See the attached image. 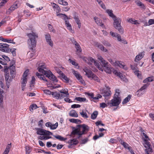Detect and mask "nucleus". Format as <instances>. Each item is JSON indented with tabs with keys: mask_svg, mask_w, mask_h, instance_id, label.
<instances>
[{
	"mask_svg": "<svg viewBox=\"0 0 154 154\" xmlns=\"http://www.w3.org/2000/svg\"><path fill=\"white\" fill-rule=\"evenodd\" d=\"M2 57L6 61H10L9 58L8 56L3 55L2 56Z\"/></svg>",
	"mask_w": 154,
	"mask_h": 154,
	"instance_id": "63",
	"label": "nucleus"
},
{
	"mask_svg": "<svg viewBox=\"0 0 154 154\" xmlns=\"http://www.w3.org/2000/svg\"><path fill=\"white\" fill-rule=\"evenodd\" d=\"M119 91L120 90L119 89L116 90V93L114 97H115L117 98L121 99L119 97L120 94Z\"/></svg>",
	"mask_w": 154,
	"mask_h": 154,
	"instance_id": "47",
	"label": "nucleus"
},
{
	"mask_svg": "<svg viewBox=\"0 0 154 154\" xmlns=\"http://www.w3.org/2000/svg\"><path fill=\"white\" fill-rule=\"evenodd\" d=\"M96 23L99 26L104 27L105 26L104 24L102 23V21L101 20L99 19L97 17H95L94 18Z\"/></svg>",
	"mask_w": 154,
	"mask_h": 154,
	"instance_id": "19",
	"label": "nucleus"
},
{
	"mask_svg": "<svg viewBox=\"0 0 154 154\" xmlns=\"http://www.w3.org/2000/svg\"><path fill=\"white\" fill-rule=\"evenodd\" d=\"M121 99L117 98L116 97H114L113 99H112L111 102H107L108 105H109L110 106H116L119 105L121 103Z\"/></svg>",
	"mask_w": 154,
	"mask_h": 154,
	"instance_id": "6",
	"label": "nucleus"
},
{
	"mask_svg": "<svg viewBox=\"0 0 154 154\" xmlns=\"http://www.w3.org/2000/svg\"><path fill=\"white\" fill-rule=\"evenodd\" d=\"M11 79H9L8 80H5L7 86L8 88H9L10 85V82L11 81Z\"/></svg>",
	"mask_w": 154,
	"mask_h": 154,
	"instance_id": "58",
	"label": "nucleus"
},
{
	"mask_svg": "<svg viewBox=\"0 0 154 154\" xmlns=\"http://www.w3.org/2000/svg\"><path fill=\"white\" fill-rule=\"evenodd\" d=\"M29 72V70H26L24 72L23 75L22 76V80L27 81V77L28 76V73Z\"/></svg>",
	"mask_w": 154,
	"mask_h": 154,
	"instance_id": "25",
	"label": "nucleus"
},
{
	"mask_svg": "<svg viewBox=\"0 0 154 154\" xmlns=\"http://www.w3.org/2000/svg\"><path fill=\"white\" fill-rule=\"evenodd\" d=\"M69 115L71 117H77L78 116V115L76 111L74 110H71L69 112Z\"/></svg>",
	"mask_w": 154,
	"mask_h": 154,
	"instance_id": "22",
	"label": "nucleus"
},
{
	"mask_svg": "<svg viewBox=\"0 0 154 154\" xmlns=\"http://www.w3.org/2000/svg\"><path fill=\"white\" fill-rule=\"evenodd\" d=\"M28 36L29 38L28 40V43L29 45V48L32 51L28 52L27 53V55L29 56L30 58L33 57L35 55V51L34 48L36 45V38L38 37L37 35L35 33H29L28 34Z\"/></svg>",
	"mask_w": 154,
	"mask_h": 154,
	"instance_id": "2",
	"label": "nucleus"
},
{
	"mask_svg": "<svg viewBox=\"0 0 154 154\" xmlns=\"http://www.w3.org/2000/svg\"><path fill=\"white\" fill-rule=\"evenodd\" d=\"M45 37L46 42L51 47H52L53 44L52 41L51 39V35L48 33L45 35Z\"/></svg>",
	"mask_w": 154,
	"mask_h": 154,
	"instance_id": "17",
	"label": "nucleus"
},
{
	"mask_svg": "<svg viewBox=\"0 0 154 154\" xmlns=\"http://www.w3.org/2000/svg\"><path fill=\"white\" fill-rule=\"evenodd\" d=\"M97 1L98 3L100 5V6L103 9H105L106 7L105 5L103 4V2L100 0H97Z\"/></svg>",
	"mask_w": 154,
	"mask_h": 154,
	"instance_id": "42",
	"label": "nucleus"
},
{
	"mask_svg": "<svg viewBox=\"0 0 154 154\" xmlns=\"http://www.w3.org/2000/svg\"><path fill=\"white\" fill-rule=\"evenodd\" d=\"M106 12L108 13L109 15L112 19L116 18V16L114 15L112 13V10H107Z\"/></svg>",
	"mask_w": 154,
	"mask_h": 154,
	"instance_id": "30",
	"label": "nucleus"
},
{
	"mask_svg": "<svg viewBox=\"0 0 154 154\" xmlns=\"http://www.w3.org/2000/svg\"><path fill=\"white\" fill-rule=\"evenodd\" d=\"M84 71L85 72V75L88 78H91L97 82H99L100 80L99 78L95 74H94L90 69L85 68L84 69Z\"/></svg>",
	"mask_w": 154,
	"mask_h": 154,
	"instance_id": "5",
	"label": "nucleus"
},
{
	"mask_svg": "<svg viewBox=\"0 0 154 154\" xmlns=\"http://www.w3.org/2000/svg\"><path fill=\"white\" fill-rule=\"evenodd\" d=\"M53 5H54L53 6V8L54 11H56V13H59L60 11V8L58 5L56 4L53 3Z\"/></svg>",
	"mask_w": 154,
	"mask_h": 154,
	"instance_id": "29",
	"label": "nucleus"
},
{
	"mask_svg": "<svg viewBox=\"0 0 154 154\" xmlns=\"http://www.w3.org/2000/svg\"><path fill=\"white\" fill-rule=\"evenodd\" d=\"M38 69V71L42 73L44 75L46 74L48 72V71H47L44 70V69H46V67L44 65L39 66Z\"/></svg>",
	"mask_w": 154,
	"mask_h": 154,
	"instance_id": "15",
	"label": "nucleus"
},
{
	"mask_svg": "<svg viewBox=\"0 0 154 154\" xmlns=\"http://www.w3.org/2000/svg\"><path fill=\"white\" fill-rule=\"evenodd\" d=\"M144 54L143 53H140L139 54L137 55L136 57L135 61V62H137L138 61L140 60L143 57Z\"/></svg>",
	"mask_w": 154,
	"mask_h": 154,
	"instance_id": "23",
	"label": "nucleus"
},
{
	"mask_svg": "<svg viewBox=\"0 0 154 154\" xmlns=\"http://www.w3.org/2000/svg\"><path fill=\"white\" fill-rule=\"evenodd\" d=\"M35 79L34 76H32V80L30 82L31 85H32V86H34L33 84H34L35 81Z\"/></svg>",
	"mask_w": 154,
	"mask_h": 154,
	"instance_id": "62",
	"label": "nucleus"
},
{
	"mask_svg": "<svg viewBox=\"0 0 154 154\" xmlns=\"http://www.w3.org/2000/svg\"><path fill=\"white\" fill-rule=\"evenodd\" d=\"M11 147V143L9 144H8L7 145L6 148L5 149V150H6L7 151H8V152H9Z\"/></svg>",
	"mask_w": 154,
	"mask_h": 154,
	"instance_id": "46",
	"label": "nucleus"
},
{
	"mask_svg": "<svg viewBox=\"0 0 154 154\" xmlns=\"http://www.w3.org/2000/svg\"><path fill=\"white\" fill-rule=\"evenodd\" d=\"M59 77L63 81L66 83H69L70 80V79L63 73H61V75Z\"/></svg>",
	"mask_w": 154,
	"mask_h": 154,
	"instance_id": "18",
	"label": "nucleus"
},
{
	"mask_svg": "<svg viewBox=\"0 0 154 154\" xmlns=\"http://www.w3.org/2000/svg\"><path fill=\"white\" fill-rule=\"evenodd\" d=\"M27 81H25V80H22V81L21 82L22 87H25L26 85V84L27 83Z\"/></svg>",
	"mask_w": 154,
	"mask_h": 154,
	"instance_id": "60",
	"label": "nucleus"
},
{
	"mask_svg": "<svg viewBox=\"0 0 154 154\" xmlns=\"http://www.w3.org/2000/svg\"><path fill=\"white\" fill-rule=\"evenodd\" d=\"M69 61L72 65L75 66H78V64L76 63L75 61L72 60L71 59H69Z\"/></svg>",
	"mask_w": 154,
	"mask_h": 154,
	"instance_id": "55",
	"label": "nucleus"
},
{
	"mask_svg": "<svg viewBox=\"0 0 154 154\" xmlns=\"http://www.w3.org/2000/svg\"><path fill=\"white\" fill-rule=\"evenodd\" d=\"M44 93L49 95L52 94L53 93V92H51L50 91L48 90L45 89L43 90Z\"/></svg>",
	"mask_w": 154,
	"mask_h": 154,
	"instance_id": "53",
	"label": "nucleus"
},
{
	"mask_svg": "<svg viewBox=\"0 0 154 154\" xmlns=\"http://www.w3.org/2000/svg\"><path fill=\"white\" fill-rule=\"evenodd\" d=\"M54 137L56 139H58L61 141H64L66 139V138H64L62 137L59 135L57 136L54 135Z\"/></svg>",
	"mask_w": 154,
	"mask_h": 154,
	"instance_id": "39",
	"label": "nucleus"
},
{
	"mask_svg": "<svg viewBox=\"0 0 154 154\" xmlns=\"http://www.w3.org/2000/svg\"><path fill=\"white\" fill-rule=\"evenodd\" d=\"M15 63V61L12 60L11 62V65L8 68H9V69L10 71V74L12 75V79H14L15 77V66H14V64Z\"/></svg>",
	"mask_w": 154,
	"mask_h": 154,
	"instance_id": "9",
	"label": "nucleus"
},
{
	"mask_svg": "<svg viewBox=\"0 0 154 154\" xmlns=\"http://www.w3.org/2000/svg\"><path fill=\"white\" fill-rule=\"evenodd\" d=\"M131 95L130 94H129L128 95V97L125 98L123 101L122 102V104H125L127 103V102H128L129 100H130V99L131 98Z\"/></svg>",
	"mask_w": 154,
	"mask_h": 154,
	"instance_id": "31",
	"label": "nucleus"
},
{
	"mask_svg": "<svg viewBox=\"0 0 154 154\" xmlns=\"http://www.w3.org/2000/svg\"><path fill=\"white\" fill-rule=\"evenodd\" d=\"M103 96L105 97V99L107 100L109 99V96L111 95V93L110 91L108 90H103L101 93Z\"/></svg>",
	"mask_w": 154,
	"mask_h": 154,
	"instance_id": "11",
	"label": "nucleus"
},
{
	"mask_svg": "<svg viewBox=\"0 0 154 154\" xmlns=\"http://www.w3.org/2000/svg\"><path fill=\"white\" fill-rule=\"evenodd\" d=\"M36 75L37 76V77L40 80H43L44 81L47 82V80L44 77V75L40 74L38 72H37L36 73Z\"/></svg>",
	"mask_w": 154,
	"mask_h": 154,
	"instance_id": "24",
	"label": "nucleus"
},
{
	"mask_svg": "<svg viewBox=\"0 0 154 154\" xmlns=\"http://www.w3.org/2000/svg\"><path fill=\"white\" fill-rule=\"evenodd\" d=\"M113 72L114 74L116 75L117 76H119L121 79H123L124 78L123 75L120 72H118L116 70H114L113 71Z\"/></svg>",
	"mask_w": 154,
	"mask_h": 154,
	"instance_id": "32",
	"label": "nucleus"
},
{
	"mask_svg": "<svg viewBox=\"0 0 154 154\" xmlns=\"http://www.w3.org/2000/svg\"><path fill=\"white\" fill-rule=\"evenodd\" d=\"M81 107L80 105L79 104H74L72 105L71 106V107L73 108H79Z\"/></svg>",
	"mask_w": 154,
	"mask_h": 154,
	"instance_id": "61",
	"label": "nucleus"
},
{
	"mask_svg": "<svg viewBox=\"0 0 154 154\" xmlns=\"http://www.w3.org/2000/svg\"><path fill=\"white\" fill-rule=\"evenodd\" d=\"M52 95L57 99H60V94L56 92H53Z\"/></svg>",
	"mask_w": 154,
	"mask_h": 154,
	"instance_id": "34",
	"label": "nucleus"
},
{
	"mask_svg": "<svg viewBox=\"0 0 154 154\" xmlns=\"http://www.w3.org/2000/svg\"><path fill=\"white\" fill-rule=\"evenodd\" d=\"M69 121L71 122L74 123L76 124H80L82 123V121L78 119H69Z\"/></svg>",
	"mask_w": 154,
	"mask_h": 154,
	"instance_id": "28",
	"label": "nucleus"
},
{
	"mask_svg": "<svg viewBox=\"0 0 154 154\" xmlns=\"http://www.w3.org/2000/svg\"><path fill=\"white\" fill-rule=\"evenodd\" d=\"M128 21L133 24H136L138 23L137 20H135L131 18H129Z\"/></svg>",
	"mask_w": 154,
	"mask_h": 154,
	"instance_id": "44",
	"label": "nucleus"
},
{
	"mask_svg": "<svg viewBox=\"0 0 154 154\" xmlns=\"http://www.w3.org/2000/svg\"><path fill=\"white\" fill-rule=\"evenodd\" d=\"M3 93V91L0 90V103L1 107L3 106V96L2 94Z\"/></svg>",
	"mask_w": 154,
	"mask_h": 154,
	"instance_id": "27",
	"label": "nucleus"
},
{
	"mask_svg": "<svg viewBox=\"0 0 154 154\" xmlns=\"http://www.w3.org/2000/svg\"><path fill=\"white\" fill-rule=\"evenodd\" d=\"M46 76L48 77L49 79L55 82H57L58 80L57 79L56 76L53 75L50 71H49L48 72L45 74Z\"/></svg>",
	"mask_w": 154,
	"mask_h": 154,
	"instance_id": "10",
	"label": "nucleus"
},
{
	"mask_svg": "<svg viewBox=\"0 0 154 154\" xmlns=\"http://www.w3.org/2000/svg\"><path fill=\"white\" fill-rule=\"evenodd\" d=\"M131 69L133 70L134 73L136 75L137 77L140 79H141V75L138 72L139 71L137 69V67L136 66H134L133 65H131Z\"/></svg>",
	"mask_w": 154,
	"mask_h": 154,
	"instance_id": "16",
	"label": "nucleus"
},
{
	"mask_svg": "<svg viewBox=\"0 0 154 154\" xmlns=\"http://www.w3.org/2000/svg\"><path fill=\"white\" fill-rule=\"evenodd\" d=\"M98 114V113L97 111H94L91 115V119H95L96 118Z\"/></svg>",
	"mask_w": 154,
	"mask_h": 154,
	"instance_id": "36",
	"label": "nucleus"
},
{
	"mask_svg": "<svg viewBox=\"0 0 154 154\" xmlns=\"http://www.w3.org/2000/svg\"><path fill=\"white\" fill-rule=\"evenodd\" d=\"M148 139H144L143 140L145 142V143L144 144V146L147 148V146H147V147H149V146H151V145L149 142L148 141Z\"/></svg>",
	"mask_w": 154,
	"mask_h": 154,
	"instance_id": "33",
	"label": "nucleus"
},
{
	"mask_svg": "<svg viewBox=\"0 0 154 154\" xmlns=\"http://www.w3.org/2000/svg\"><path fill=\"white\" fill-rule=\"evenodd\" d=\"M71 41L72 43L75 45V46H79V44L76 42L75 40L73 38L71 39Z\"/></svg>",
	"mask_w": 154,
	"mask_h": 154,
	"instance_id": "52",
	"label": "nucleus"
},
{
	"mask_svg": "<svg viewBox=\"0 0 154 154\" xmlns=\"http://www.w3.org/2000/svg\"><path fill=\"white\" fill-rule=\"evenodd\" d=\"M149 25H151L154 24V19H151L149 20L148 21Z\"/></svg>",
	"mask_w": 154,
	"mask_h": 154,
	"instance_id": "64",
	"label": "nucleus"
},
{
	"mask_svg": "<svg viewBox=\"0 0 154 154\" xmlns=\"http://www.w3.org/2000/svg\"><path fill=\"white\" fill-rule=\"evenodd\" d=\"M58 126V123L57 122H56L55 124L54 125L51 124L50 128L51 129H56Z\"/></svg>",
	"mask_w": 154,
	"mask_h": 154,
	"instance_id": "48",
	"label": "nucleus"
},
{
	"mask_svg": "<svg viewBox=\"0 0 154 154\" xmlns=\"http://www.w3.org/2000/svg\"><path fill=\"white\" fill-rule=\"evenodd\" d=\"M69 96H67L66 94H65L63 93H61L60 94V99H63L65 97H68Z\"/></svg>",
	"mask_w": 154,
	"mask_h": 154,
	"instance_id": "59",
	"label": "nucleus"
},
{
	"mask_svg": "<svg viewBox=\"0 0 154 154\" xmlns=\"http://www.w3.org/2000/svg\"><path fill=\"white\" fill-rule=\"evenodd\" d=\"M86 100V99L85 98L81 97H76L75 99V100L81 102L85 101Z\"/></svg>",
	"mask_w": 154,
	"mask_h": 154,
	"instance_id": "37",
	"label": "nucleus"
},
{
	"mask_svg": "<svg viewBox=\"0 0 154 154\" xmlns=\"http://www.w3.org/2000/svg\"><path fill=\"white\" fill-rule=\"evenodd\" d=\"M149 84L146 83V84H144L142 87L140 89L141 90L143 91V90H145L149 85Z\"/></svg>",
	"mask_w": 154,
	"mask_h": 154,
	"instance_id": "51",
	"label": "nucleus"
},
{
	"mask_svg": "<svg viewBox=\"0 0 154 154\" xmlns=\"http://www.w3.org/2000/svg\"><path fill=\"white\" fill-rule=\"evenodd\" d=\"M60 92L61 93H63L65 94H66L67 96H69V94L68 93V91H66L65 89L61 90L60 91Z\"/></svg>",
	"mask_w": 154,
	"mask_h": 154,
	"instance_id": "57",
	"label": "nucleus"
},
{
	"mask_svg": "<svg viewBox=\"0 0 154 154\" xmlns=\"http://www.w3.org/2000/svg\"><path fill=\"white\" fill-rule=\"evenodd\" d=\"M9 68H8L7 67H6V68H5V80H8L9 79H11V78L10 79H9ZM12 79H13L12 78V77H11Z\"/></svg>",
	"mask_w": 154,
	"mask_h": 154,
	"instance_id": "21",
	"label": "nucleus"
},
{
	"mask_svg": "<svg viewBox=\"0 0 154 154\" xmlns=\"http://www.w3.org/2000/svg\"><path fill=\"white\" fill-rule=\"evenodd\" d=\"M73 18L75 20V21L77 24L81 23L78 16H75Z\"/></svg>",
	"mask_w": 154,
	"mask_h": 154,
	"instance_id": "50",
	"label": "nucleus"
},
{
	"mask_svg": "<svg viewBox=\"0 0 154 154\" xmlns=\"http://www.w3.org/2000/svg\"><path fill=\"white\" fill-rule=\"evenodd\" d=\"M75 75L76 78L79 80L80 82L82 84L84 82V81L82 80V76L79 73L76 71L73 70L72 72Z\"/></svg>",
	"mask_w": 154,
	"mask_h": 154,
	"instance_id": "12",
	"label": "nucleus"
},
{
	"mask_svg": "<svg viewBox=\"0 0 154 154\" xmlns=\"http://www.w3.org/2000/svg\"><path fill=\"white\" fill-rule=\"evenodd\" d=\"M89 129V127L85 124L77 125L76 127H72V131L70 136L74 137V136L73 135H78L79 136L77 138L79 139L82 135L85 134V132L88 131Z\"/></svg>",
	"mask_w": 154,
	"mask_h": 154,
	"instance_id": "3",
	"label": "nucleus"
},
{
	"mask_svg": "<svg viewBox=\"0 0 154 154\" xmlns=\"http://www.w3.org/2000/svg\"><path fill=\"white\" fill-rule=\"evenodd\" d=\"M58 2L59 4L63 5H68V3L64 0H58Z\"/></svg>",
	"mask_w": 154,
	"mask_h": 154,
	"instance_id": "38",
	"label": "nucleus"
},
{
	"mask_svg": "<svg viewBox=\"0 0 154 154\" xmlns=\"http://www.w3.org/2000/svg\"><path fill=\"white\" fill-rule=\"evenodd\" d=\"M57 15L60 17H63L64 19L65 20V24L68 27V29L70 30H72L71 26V25L69 23V21L66 20V19H69L68 17L66 15L62 14H57Z\"/></svg>",
	"mask_w": 154,
	"mask_h": 154,
	"instance_id": "7",
	"label": "nucleus"
},
{
	"mask_svg": "<svg viewBox=\"0 0 154 154\" xmlns=\"http://www.w3.org/2000/svg\"><path fill=\"white\" fill-rule=\"evenodd\" d=\"M137 4L138 6L141 7L143 9H145V7L144 6V4H143L142 2H141L140 1H138L137 2Z\"/></svg>",
	"mask_w": 154,
	"mask_h": 154,
	"instance_id": "45",
	"label": "nucleus"
},
{
	"mask_svg": "<svg viewBox=\"0 0 154 154\" xmlns=\"http://www.w3.org/2000/svg\"><path fill=\"white\" fill-rule=\"evenodd\" d=\"M98 59L99 60L101 66L98 62L95 60L92 57H90L88 58V61L92 63H94L95 65L100 70L103 71V70L106 73L111 74L112 71L113 70V68L109 67L108 63L104 60L103 57L100 56H98Z\"/></svg>",
	"mask_w": 154,
	"mask_h": 154,
	"instance_id": "1",
	"label": "nucleus"
},
{
	"mask_svg": "<svg viewBox=\"0 0 154 154\" xmlns=\"http://www.w3.org/2000/svg\"><path fill=\"white\" fill-rule=\"evenodd\" d=\"M115 63L116 65H117L120 68H122L125 70H127L128 69V68L126 67H125V65L122 64L121 62L117 61H116Z\"/></svg>",
	"mask_w": 154,
	"mask_h": 154,
	"instance_id": "20",
	"label": "nucleus"
},
{
	"mask_svg": "<svg viewBox=\"0 0 154 154\" xmlns=\"http://www.w3.org/2000/svg\"><path fill=\"white\" fill-rule=\"evenodd\" d=\"M17 4L12 5L8 9L9 10H10L11 11H14L15 9H16L17 8Z\"/></svg>",
	"mask_w": 154,
	"mask_h": 154,
	"instance_id": "43",
	"label": "nucleus"
},
{
	"mask_svg": "<svg viewBox=\"0 0 154 154\" xmlns=\"http://www.w3.org/2000/svg\"><path fill=\"white\" fill-rule=\"evenodd\" d=\"M80 114L84 118H88V117L87 113L86 112L84 113L83 111L82 112H80Z\"/></svg>",
	"mask_w": 154,
	"mask_h": 154,
	"instance_id": "56",
	"label": "nucleus"
},
{
	"mask_svg": "<svg viewBox=\"0 0 154 154\" xmlns=\"http://www.w3.org/2000/svg\"><path fill=\"white\" fill-rule=\"evenodd\" d=\"M113 20L114 21L113 25L114 27L119 31L120 33L123 34L124 32V29L121 25V19L119 17L117 18L116 17V18H114Z\"/></svg>",
	"mask_w": 154,
	"mask_h": 154,
	"instance_id": "4",
	"label": "nucleus"
},
{
	"mask_svg": "<svg viewBox=\"0 0 154 154\" xmlns=\"http://www.w3.org/2000/svg\"><path fill=\"white\" fill-rule=\"evenodd\" d=\"M96 45L97 47L99 48L102 51H104L105 52H106L108 51V50L105 49L104 47L103 46L102 44L97 43Z\"/></svg>",
	"mask_w": 154,
	"mask_h": 154,
	"instance_id": "26",
	"label": "nucleus"
},
{
	"mask_svg": "<svg viewBox=\"0 0 154 154\" xmlns=\"http://www.w3.org/2000/svg\"><path fill=\"white\" fill-rule=\"evenodd\" d=\"M79 143V141L76 139L73 138L68 141V143L69 144L68 146V148H72V145H76Z\"/></svg>",
	"mask_w": 154,
	"mask_h": 154,
	"instance_id": "13",
	"label": "nucleus"
},
{
	"mask_svg": "<svg viewBox=\"0 0 154 154\" xmlns=\"http://www.w3.org/2000/svg\"><path fill=\"white\" fill-rule=\"evenodd\" d=\"M147 147V149H146L145 150V152H146V154H150L149 152H152V148L151 147V146H149V147Z\"/></svg>",
	"mask_w": 154,
	"mask_h": 154,
	"instance_id": "40",
	"label": "nucleus"
},
{
	"mask_svg": "<svg viewBox=\"0 0 154 154\" xmlns=\"http://www.w3.org/2000/svg\"><path fill=\"white\" fill-rule=\"evenodd\" d=\"M144 91H143L141 89H139L136 92V94L139 97L144 93Z\"/></svg>",
	"mask_w": 154,
	"mask_h": 154,
	"instance_id": "41",
	"label": "nucleus"
},
{
	"mask_svg": "<svg viewBox=\"0 0 154 154\" xmlns=\"http://www.w3.org/2000/svg\"><path fill=\"white\" fill-rule=\"evenodd\" d=\"M38 131H37V134L41 135H47L49 136L50 135H52L53 133L49 131H46L43 129L39 128H38Z\"/></svg>",
	"mask_w": 154,
	"mask_h": 154,
	"instance_id": "8",
	"label": "nucleus"
},
{
	"mask_svg": "<svg viewBox=\"0 0 154 154\" xmlns=\"http://www.w3.org/2000/svg\"><path fill=\"white\" fill-rule=\"evenodd\" d=\"M102 43L105 46L109 47L111 46L109 42L105 40L103 41Z\"/></svg>",
	"mask_w": 154,
	"mask_h": 154,
	"instance_id": "54",
	"label": "nucleus"
},
{
	"mask_svg": "<svg viewBox=\"0 0 154 154\" xmlns=\"http://www.w3.org/2000/svg\"><path fill=\"white\" fill-rule=\"evenodd\" d=\"M109 105H108L107 102V103H100V107L102 108H104L106 107H107Z\"/></svg>",
	"mask_w": 154,
	"mask_h": 154,
	"instance_id": "49",
	"label": "nucleus"
},
{
	"mask_svg": "<svg viewBox=\"0 0 154 154\" xmlns=\"http://www.w3.org/2000/svg\"><path fill=\"white\" fill-rule=\"evenodd\" d=\"M38 107L37 105L35 103H34L31 105L29 107V110L30 111H32L33 109H36Z\"/></svg>",
	"mask_w": 154,
	"mask_h": 154,
	"instance_id": "35",
	"label": "nucleus"
},
{
	"mask_svg": "<svg viewBox=\"0 0 154 154\" xmlns=\"http://www.w3.org/2000/svg\"><path fill=\"white\" fill-rule=\"evenodd\" d=\"M1 48V50L2 51L6 52H9V45L6 44H3L2 45Z\"/></svg>",
	"mask_w": 154,
	"mask_h": 154,
	"instance_id": "14",
	"label": "nucleus"
}]
</instances>
